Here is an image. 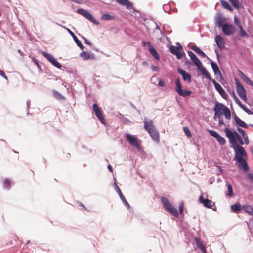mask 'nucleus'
<instances>
[{
    "label": "nucleus",
    "instance_id": "nucleus-45",
    "mask_svg": "<svg viewBox=\"0 0 253 253\" xmlns=\"http://www.w3.org/2000/svg\"><path fill=\"white\" fill-rule=\"evenodd\" d=\"M183 131L185 134V135L188 137H190L191 136L190 131L187 126H184L183 128Z\"/></svg>",
    "mask_w": 253,
    "mask_h": 253
},
{
    "label": "nucleus",
    "instance_id": "nucleus-13",
    "mask_svg": "<svg viewBox=\"0 0 253 253\" xmlns=\"http://www.w3.org/2000/svg\"><path fill=\"white\" fill-rule=\"evenodd\" d=\"M222 28L224 34L228 36L232 34L235 31L234 27L232 25L228 23L224 24Z\"/></svg>",
    "mask_w": 253,
    "mask_h": 253
},
{
    "label": "nucleus",
    "instance_id": "nucleus-64",
    "mask_svg": "<svg viewBox=\"0 0 253 253\" xmlns=\"http://www.w3.org/2000/svg\"><path fill=\"white\" fill-rule=\"evenodd\" d=\"M237 131L240 133H241L244 130L243 129L240 128H239L238 127L237 129Z\"/></svg>",
    "mask_w": 253,
    "mask_h": 253
},
{
    "label": "nucleus",
    "instance_id": "nucleus-14",
    "mask_svg": "<svg viewBox=\"0 0 253 253\" xmlns=\"http://www.w3.org/2000/svg\"><path fill=\"white\" fill-rule=\"evenodd\" d=\"M210 134L212 137H214L218 143L221 145H224L226 143L225 138L221 136L218 133L213 130H209Z\"/></svg>",
    "mask_w": 253,
    "mask_h": 253
},
{
    "label": "nucleus",
    "instance_id": "nucleus-32",
    "mask_svg": "<svg viewBox=\"0 0 253 253\" xmlns=\"http://www.w3.org/2000/svg\"><path fill=\"white\" fill-rule=\"evenodd\" d=\"M242 208L246 213L252 215V213H253V208L250 205H245L242 207Z\"/></svg>",
    "mask_w": 253,
    "mask_h": 253
},
{
    "label": "nucleus",
    "instance_id": "nucleus-55",
    "mask_svg": "<svg viewBox=\"0 0 253 253\" xmlns=\"http://www.w3.org/2000/svg\"><path fill=\"white\" fill-rule=\"evenodd\" d=\"M248 178L253 182V173H249L248 174Z\"/></svg>",
    "mask_w": 253,
    "mask_h": 253
},
{
    "label": "nucleus",
    "instance_id": "nucleus-25",
    "mask_svg": "<svg viewBox=\"0 0 253 253\" xmlns=\"http://www.w3.org/2000/svg\"><path fill=\"white\" fill-rule=\"evenodd\" d=\"M116 1L119 4L126 6L127 9H133L132 3L128 0H116Z\"/></svg>",
    "mask_w": 253,
    "mask_h": 253
},
{
    "label": "nucleus",
    "instance_id": "nucleus-18",
    "mask_svg": "<svg viewBox=\"0 0 253 253\" xmlns=\"http://www.w3.org/2000/svg\"><path fill=\"white\" fill-rule=\"evenodd\" d=\"M177 72L182 76L183 79L184 81H187L189 82H191L192 79L190 74L180 68L177 69Z\"/></svg>",
    "mask_w": 253,
    "mask_h": 253
},
{
    "label": "nucleus",
    "instance_id": "nucleus-44",
    "mask_svg": "<svg viewBox=\"0 0 253 253\" xmlns=\"http://www.w3.org/2000/svg\"><path fill=\"white\" fill-rule=\"evenodd\" d=\"M233 96H234V100L236 102V103L239 105V106L241 108L244 105L243 104H242V103H241V102L239 100V99L236 96L235 94H234V93H233Z\"/></svg>",
    "mask_w": 253,
    "mask_h": 253
},
{
    "label": "nucleus",
    "instance_id": "nucleus-4",
    "mask_svg": "<svg viewBox=\"0 0 253 253\" xmlns=\"http://www.w3.org/2000/svg\"><path fill=\"white\" fill-rule=\"evenodd\" d=\"M161 201L164 205V208L169 213L172 214L177 218L179 217V213L177 209L170 203L167 198L165 197H162L161 198Z\"/></svg>",
    "mask_w": 253,
    "mask_h": 253
},
{
    "label": "nucleus",
    "instance_id": "nucleus-60",
    "mask_svg": "<svg viewBox=\"0 0 253 253\" xmlns=\"http://www.w3.org/2000/svg\"><path fill=\"white\" fill-rule=\"evenodd\" d=\"M79 206H80L81 207H82L84 210H86V208L84 204H83L82 203H79Z\"/></svg>",
    "mask_w": 253,
    "mask_h": 253
},
{
    "label": "nucleus",
    "instance_id": "nucleus-3",
    "mask_svg": "<svg viewBox=\"0 0 253 253\" xmlns=\"http://www.w3.org/2000/svg\"><path fill=\"white\" fill-rule=\"evenodd\" d=\"M228 125L227 127L224 129L226 136L229 139L231 146L239 145L237 141L242 139L241 136L234 129H229Z\"/></svg>",
    "mask_w": 253,
    "mask_h": 253
},
{
    "label": "nucleus",
    "instance_id": "nucleus-54",
    "mask_svg": "<svg viewBox=\"0 0 253 253\" xmlns=\"http://www.w3.org/2000/svg\"><path fill=\"white\" fill-rule=\"evenodd\" d=\"M83 39H84V42H85V43L88 45H91V43L90 42H89L87 39L85 38V37H83Z\"/></svg>",
    "mask_w": 253,
    "mask_h": 253
},
{
    "label": "nucleus",
    "instance_id": "nucleus-58",
    "mask_svg": "<svg viewBox=\"0 0 253 253\" xmlns=\"http://www.w3.org/2000/svg\"><path fill=\"white\" fill-rule=\"evenodd\" d=\"M240 134L243 138L247 135L245 130H243V132L241 133H240Z\"/></svg>",
    "mask_w": 253,
    "mask_h": 253
},
{
    "label": "nucleus",
    "instance_id": "nucleus-37",
    "mask_svg": "<svg viewBox=\"0 0 253 253\" xmlns=\"http://www.w3.org/2000/svg\"><path fill=\"white\" fill-rule=\"evenodd\" d=\"M239 35L241 37H249L248 34L243 29L242 26H239Z\"/></svg>",
    "mask_w": 253,
    "mask_h": 253
},
{
    "label": "nucleus",
    "instance_id": "nucleus-15",
    "mask_svg": "<svg viewBox=\"0 0 253 253\" xmlns=\"http://www.w3.org/2000/svg\"><path fill=\"white\" fill-rule=\"evenodd\" d=\"M180 49H182V47L180 44H178V47L172 45L170 47V51L171 53L176 56L177 59H179L182 56V53L180 50Z\"/></svg>",
    "mask_w": 253,
    "mask_h": 253
},
{
    "label": "nucleus",
    "instance_id": "nucleus-2",
    "mask_svg": "<svg viewBox=\"0 0 253 253\" xmlns=\"http://www.w3.org/2000/svg\"><path fill=\"white\" fill-rule=\"evenodd\" d=\"M144 129L148 132L151 138L156 142L159 141V133L156 128V127L152 120L146 121L145 119Z\"/></svg>",
    "mask_w": 253,
    "mask_h": 253
},
{
    "label": "nucleus",
    "instance_id": "nucleus-1",
    "mask_svg": "<svg viewBox=\"0 0 253 253\" xmlns=\"http://www.w3.org/2000/svg\"><path fill=\"white\" fill-rule=\"evenodd\" d=\"M214 111V119L219 118L220 116L224 114L225 117L227 120L231 118V113L229 109L221 103L217 102L215 103L213 108Z\"/></svg>",
    "mask_w": 253,
    "mask_h": 253
},
{
    "label": "nucleus",
    "instance_id": "nucleus-24",
    "mask_svg": "<svg viewBox=\"0 0 253 253\" xmlns=\"http://www.w3.org/2000/svg\"><path fill=\"white\" fill-rule=\"evenodd\" d=\"M211 64L214 74L216 76H218L220 78H222L221 73L219 70V69L217 64L213 61H211Z\"/></svg>",
    "mask_w": 253,
    "mask_h": 253
},
{
    "label": "nucleus",
    "instance_id": "nucleus-39",
    "mask_svg": "<svg viewBox=\"0 0 253 253\" xmlns=\"http://www.w3.org/2000/svg\"><path fill=\"white\" fill-rule=\"evenodd\" d=\"M175 85H176L175 90H176V92H177L179 90H180V89H182V87H181V83H180L179 79L177 78L175 80Z\"/></svg>",
    "mask_w": 253,
    "mask_h": 253
},
{
    "label": "nucleus",
    "instance_id": "nucleus-59",
    "mask_svg": "<svg viewBox=\"0 0 253 253\" xmlns=\"http://www.w3.org/2000/svg\"><path fill=\"white\" fill-rule=\"evenodd\" d=\"M237 142H238V145H240V146H242V145H243L244 144V142L243 139L238 141Z\"/></svg>",
    "mask_w": 253,
    "mask_h": 253
},
{
    "label": "nucleus",
    "instance_id": "nucleus-40",
    "mask_svg": "<svg viewBox=\"0 0 253 253\" xmlns=\"http://www.w3.org/2000/svg\"><path fill=\"white\" fill-rule=\"evenodd\" d=\"M227 186L228 191V193L227 194V195L229 197H232L233 195L232 185L230 184H227Z\"/></svg>",
    "mask_w": 253,
    "mask_h": 253
},
{
    "label": "nucleus",
    "instance_id": "nucleus-8",
    "mask_svg": "<svg viewBox=\"0 0 253 253\" xmlns=\"http://www.w3.org/2000/svg\"><path fill=\"white\" fill-rule=\"evenodd\" d=\"M42 54L54 66L56 67L58 69L61 68L62 66L61 65V64L56 61V60L53 57V56L52 55L44 51H42Z\"/></svg>",
    "mask_w": 253,
    "mask_h": 253
},
{
    "label": "nucleus",
    "instance_id": "nucleus-53",
    "mask_svg": "<svg viewBox=\"0 0 253 253\" xmlns=\"http://www.w3.org/2000/svg\"><path fill=\"white\" fill-rule=\"evenodd\" d=\"M244 140V142L246 144V145H248L249 144V138H248V136L247 135L246 136L244 137L243 138Z\"/></svg>",
    "mask_w": 253,
    "mask_h": 253
},
{
    "label": "nucleus",
    "instance_id": "nucleus-41",
    "mask_svg": "<svg viewBox=\"0 0 253 253\" xmlns=\"http://www.w3.org/2000/svg\"><path fill=\"white\" fill-rule=\"evenodd\" d=\"M163 9L166 13H169L171 8H170V5L169 4H167L163 5Z\"/></svg>",
    "mask_w": 253,
    "mask_h": 253
},
{
    "label": "nucleus",
    "instance_id": "nucleus-17",
    "mask_svg": "<svg viewBox=\"0 0 253 253\" xmlns=\"http://www.w3.org/2000/svg\"><path fill=\"white\" fill-rule=\"evenodd\" d=\"M199 201L204 205L205 207L208 208H211L213 206L215 205L214 202L208 199H205L202 196H201L199 197Z\"/></svg>",
    "mask_w": 253,
    "mask_h": 253
},
{
    "label": "nucleus",
    "instance_id": "nucleus-49",
    "mask_svg": "<svg viewBox=\"0 0 253 253\" xmlns=\"http://www.w3.org/2000/svg\"><path fill=\"white\" fill-rule=\"evenodd\" d=\"M187 53L191 60H192L193 58L196 57V55L191 51H188Z\"/></svg>",
    "mask_w": 253,
    "mask_h": 253
},
{
    "label": "nucleus",
    "instance_id": "nucleus-19",
    "mask_svg": "<svg viewBox=\"0 0 253 253\" xmlns=\"http://www.w3.org/2000/svg\"><path fill=\"white\" fill-rule=\"evenodd\" d=\"M215 41L218 47L222 49L225 47V41L220 35H217L215 38Z\"/></svg>",
    "mask_w": 253,
    "mask_h": 253
},
{
    "label": "nucleus",
    "instance_id": "nucleus-36",
    "mask_svg": "<svg viewBox=\"0 0 253 253\" xmlns=\"http://www.w3.org/2000/svg\"><path fill=\"white\" fill-rule=\"evenodd\" d=\"M191 60L198 69H200V68H201L202 66V63L197 57H195Z\"/></svg>",
    "mask_w": 253,
    "mask_h": 253
},
{
    "label": "nucleus",
    "instance_id": "nucleus-26",
    "mask_svg": "<svg viewBox=\"0 0 253 253\" xmlns=\"http://www.w3.org/2000/svg\"><path fill=\"white\" fill-rule=\"evenodd\" d=\"M195 241L198 247H199L203 253H206V249L205 246L203 244L200 239L198 238H195Z\"/></svg>",
    "mask_w": 253,
    "mask_h": 253
},
{
    "label": "nucleus",
    "instance_id": "nucleus-35",
    "mask_svg": "<svg viewBox=\"0 0 253 253\" xmlns=\"http://www.w3.org/2000/svg\"><path fill=\"white\" fill-rule=\"evenodd\" d=\"M220 3L223 7L230 11L232 10V8L227 1L221 0Z\"/></svg>",
    "mask_w": 253,
    "mask_h": 253
},
{
    "label": "nucleus",
    "instance_id": "nucleus-10",
    "mask_svg": "<svg viewBox=\"0 0 253 253\" xmlns=\"http://www.w3.org/2000/svg\"><path fill=\"white\" fill-rule=\"evenodd\" d=\"M212 82L214 85V86L215 89L218 91V92L220 94V95L222 96V97L224 99H227L228 97V95L225 91V90L223 89L222 86L218 84L215 80L212 79Z\"/></svg>",
    "mask_w": 253,
    "mask_h": 253
},
{
    "label": "nucleus",
    "instance_id": "nucleus-33",
    "mask_svg": "<svg viewBox=\"0 0 253 253\" xmlns=\"http://www.w3.org/2000/svg\"><path fill=\"white\" fill-rule=\"evenodd\" d=\"M101 18L103 20H115V17L113 15L106 13L102 15Z\"/></svg>",
    "mask_w": 253,
    "mask_h": 253
},
{
    "label": "nucleus",
    "instance_id": "nucleus-52",
    "mask_svg": "<svg viewBox=\"0 0 253 253\" xmlns=\"http://www.w3.org/2000/svg\"><path fill=\"white\" fill-rule=\"evenodd\" d=\"M146 45H148V48L150 47L151 46H152L151 43L149 42H143V45L145 46Z\"/></svg>",
    "mask_w": 253,
    "mask_h": 253
},
{
    "label": "nucleus",
    "instance_id": "nucleus-61",
    "mask_svg": "<svg viewBox=\"0 0 253 253\" xmlns=\"http://www.w3.org/2000/svg\"><path fill=\"white\" fill-rule=\"evenodd\" d=\"M108 169L110 172H113V168L110 165H109L108 166Z\"/></svg>",
    "mask_w": 253,
    "mask_h": 253
},
{
    "label": "nucleus",
    "instance_id": "nucleus-43",
    "mask_svg": "<svg viewBox=\"0 0 253 253\" xmlns=\"http://www.w3.org/2000/svg\"><path fill=\"white\" fill-rule=\"evenodd\" d=\"M231 2V4L235 7L237 8H239V5L238 0H229Z\"/></svg>",
    "mask_w": 253,
    "mask_h": 253
},
{
    "label": "nucleus",
    "instance_id": "nucleus-28",
    "mask_svg": "<svg viewBox=\"0 0 253 253\" xmlns=\"http://www.w3.org/2000/svg\"><path fill=\"white\" fill-rule=\"evenodd\" d=\"M231 209L232 211L234 213L239 212L242 209H243L242 207L241 204L239 203L235 204L232 205L231 206Z\"/></svg>",
    "mask_w": 253,
    "mask_h": 253
},
{
    "label": "nucleus",
    "instance_id": "nucleus-11",
    "mask_svg": "<svg viewBox=\"0 0 253 253\" xmlns=\"http://www.w3.org/2000/svg\"><path fill=\"white\" fill-rule=\"evenodd\" d=\"M125 136L126 140L130 144L135 146L138 149L140 150V146L136 137L128 133H126Z\"/></svg>",
    "mask_w": 253,
    "mask_h": 253
},
{
    "label": "nucleus",
    "instance_id": "nucleus-9",
    "mask_svg": "<svg viewBox=\"0 0 253 253\" xmlns=\"http://www.w3.org/2000/svg\"><path fill=\"white\" fill-rule=\"evenodd\" d=\"M93 110L95 113L96 116L100 120V121L103 124L105 125L106 123L103 117L102 112L100 108L98 107L97 104L94 103L93 104Z\"/></svg>",
    "mask_w": 253,
    "mask_h": 253
},
{
    "label": "nucleus",
    "instance_id": "nucleus-12",
    "mask_svg": "<svg viewBox=\"0 0 253 253\" xmlns=\"http://www.w3.org/2000/svg\"><path fill=\"white\" fill-rule=\"evenodd\" d=\"M114 188L115 189V190L116 191V192H117V193L118 194L119 197H120L121 199L122 200V201H123L124 204L128 208H130V205L129 204V203H128V202L126 201V199L125 196H124V195L123 194V193H122L121 192V189H120V188L119 187V186L117 185V184H116V182H114Z\"/></svg>",
    "mask_w": 253,
    "mask_h": 253
},
{
    "label": "nucleus",
    "instance_id": "nucleus-5",
    "mask_svg": "<svg viewBox=\"0 0 253 253\" xmlns=\"http://www.w3.org/2000/svg\"><path fill=\"white\" fill-rule=\"evenodd\" d=\"M235 84L236 85L237 92L242 100L245 101L247 100V95L245 89L244 88L241 83L238 79H235Z\"/></svg>",
    "mask_w": 253,
    "mask_h": 253
},
{
    "label": "nucleus",
    "instance_id": "nucleus-29",
    "mask_svg": "<svg viewBox=\"0 0 253 253\" xmlns=\"http://www.w3.org/2000/svg\"><path fill=\"white\" fill-rule=\"evenodd\" d=\"M224 19L225 18L223 17L222 14L220 13L216 19V22L219 27H222L224 25L223 22L224 21Z\"/></svg>",
    "mask_w": 253,
    "mask_h": 253
},
{
    "label": "nucleus",
    "instance_id": "nucleus-42",
    "mask_svg": "<svg viewBox=\"0 0 253 253\" xmlns=\"http://www.w3.org/2000/svg\"><path fill=\"white\" fill-rule=\"evenodd\" d=\"M10 181L6 179L3 181V188L5 189H9L10 188Z\"/></svg>",
    "mask_w": 253,
    "mask_h": 253
},
{
    "label": "nucleus",
    "instance_id": "nucleus-30",
    "mask_svg": "<svg viewBox=\"0 0 253 253\" xmlns=\"http://www.w3.org/2000/svg\"><path fill=\"white\" fill-rule=\"evenodd\" d=\"M149 51L150 54L156 59L159 60V55L156 50L153 48L152 46H151L150 48H149Z\"/></svg>",
    "mask_w": 253,
    "mask_h": 253
},
{
    "label": "nucleus",
    "instance_id": "nucleus-51",
    "mask_svg": "<svg viewBox=\"0 0 253 253\" xmlns=\"http://www.w3.org/2000/svg\"><path fill=\"white\" fill-rule=\"evenodd\" d=\"M0 75L3 77L4 79L7 80V77L6 76L4 72L1 70H0Z\"/></svg>",
    "mask_w": 253,
    "mask_h": 253
},
{
    "label": "nucleus",
    "instance_id": "nucleus-20",
    "mask_svg": "<svg viewBox=\"0 0 253 253\" xmlns=\"http://www.w3.org/2000/svg\"><path fill=\"white\" fill-rule=\"evenodd\" d=\"M66 29H67L68 32H69V33L71 35V36L73 38L75 42H76V43L77 44L78 46H79L81 49L83 50L84 47L83 46V45L82 44V43H81V41L78 39L77 36L74 34V33L72 31H71L68 28H66Z\"/></svg>",
    "mask_w": 253,
    "mask_h": 253
},
{
    "label": "nucleus",
    "instance_id": "nucleus-62",
    "mask_svg": "<svg viewBox=\"0 0 253 253\" xmlns=\"http://www.w3.org/2000/svg\"><path fill=\"white\" fill-rule=\"evenodd\" d=\"M218 123H219V125H225V124H224V122H223V120L220 119H219V120H218Z\"/></svg>",
    "mask_w": 253,
    "mask_h": 253
},
{
    "label": "nucleus",
    "instance_id": "nucleus-63",
    "mask_svg": "<svg viewBox=\"0 0 253 253\" xmlns=\"http://www.w3.org/2000/svg\"><path fill=\"white\" fill-rule=\"evenodd\" d=\"M30 103H31V101H30V100H27L26 104H27V107L28 109L29 108V106H30Z\"/></svg>",
    "mask_w": 253,
    "mask_h": 253
},
{
    "label": "nucleus",
    "instance_id": "nucleus-23",
    "mask_svg": "<svg viewBox=\"0 0 253 253\" xmlns=\"http://www.w3.org/2000/svg\"><path fill=\"white\" fill-rule=\"evenodd\" d=\"M233 118L237 125L239 126L244 128H247L248 127L247 124L244 121L241 120L236 114L234 115Z\"/></svg>",
    "mask_w": 253,
    "mask_h": 253
},
{
    "label": "nucleus",
    "instance_id": "nucleus-50",
    "mask_svg": "<svg viewBox=\"0 0 253 253\" xmlns=\"http://www.w3.org/2000/svg\"><path fill=\"white\" fill-rule=\"evenodd\" d=\"M165 84V83L163 80L161 79L159 80V83H158V85L160 86L163 87V86H164Z\"/></svg>",
    "mask_w": 253,
    "mask_h": 253
},
{
    "label": "nucleus",
    "instance_id": "nucleus-57",
    "mask_svg": "<svg viewBox=\"0 0 253 253\" xmlns=\"http://www.w3.org/2000/svg\"><path fill=\"white\" fill-rule=\"evenodd\" d=\"M71 1L75 2V3H78V4H81V3H82V0H71Z\"/></svg>",
    "mask_w": 253,
    "mask_h": 253
},
{
    "label": "nucleus",
    "instance_id": "nucleus-21",
    "mask_svg": "<svg viewBox=\"0 0 253 253\" xmlns=\"http://www.w3.org/2000/svg\"><path fill=\"white\" fill-rule=\"evenodd\" d=\"M240 78L248 85L253 87V81L250 80L243 72L239 71Z\"/></svg>",
    "mask_w": 253,
    "mask_h": 253
},
{
    "label": "nucleus",
    "instance_id": "nucleus-27",
    "mask_svg": "<svg viewBox=\"0 0 253 253\" xmlns=\"http://www.w3.org/2000/svg\"><path fill=\"white\" fill-rule=\"evenodd\" d=\"M192 50L196 52L197 54L201 56L202 57L205 58L207 55L205 53L203 52L196 45H193L191 47Z\"/></svg>",
    "mask_w": 253,
    "mask_h": 253
},
{
    "label": "nucleus",
    "instance_id": "nucleus-38",
    "mask_svg": "<svg viewBox=\"0 0 253 253\" xmlns=\"http://www.w3.org/2000/svg\"><path fill=\"white\" fill-rule=\"evenodd\" d=\"M53 95L56 99L59 100H63L65 98L64 97L62 94H61L59 92H58L57 91H53Z\"/></svg>",
    "mask_w": 253,
    "mask_h": 253
},
{
    "label": "nucleus",
    "instance_id": "nucleus-16",
    "mask_svg": "<svg viewBox=\"0 0 253 253\" xmlns=\"http://www.w3.org/2000/svg\"><path fill=\"white\" fill-rule=\"evenodd\" d=\"M238 163V167L243 171H247L249 169L248 165L244 158H239V160H236Z\"/></svg>",
    "mask_w": 253,
    "mask_h": 253
},
{
    "label": "nucleus",
    "instance_id": "nucleus-48",
    "mask_svg": "<svg viewBox=\"0 0 253 253\" xmlns=\"http://www.w3.org/2000/svg\"><path fill=\"white\" fill-rule=\"evenodd\" d=\"M234 23L238 27V28L239 27V26H242L240 21L236 17H234Z\"/></svg>",
    "mask_w": 253,
    "mask_h": 253
},
{
    "label": "nucleus",
    "instance_id": "nucleus-6",
    "mask_svg": "<svg viewBox=\"0 0 253 253\" xmlns=\"http://www.w3.org/2000/svg\"><path fill=\"white\" fill-rule=\"evenodd\" d=\"M235 152V159L236 160H239V158L246 157L247 153L243 147L240 145L231 146Z\"/></svg>",
    "mask_w": 253,
    "mask_h": 253
},
{
    "label": "nucleus",
    "instance_id": "nucleus-22",
    "mask_svg": "<svg viewBox=\"0 0 253 253\" xmlns=\"http://www.w3.org/2000/svg\"><path fill=\"white\" fill-rule=\"evenodd\" d=\"M80 57H82L84 60L94 59L95 58L94 54L90 53L86 51L82 52L80 53Z\"/></svg>",
    "mask_w": 253,
    "mask_h": 253
},
{
    "label": "nucleus",
    "instance_id": "nucleus-7",
    "mask_svg": "<svg viewBox=\"0 0 253 253\" xmlns=\"http://www.w3.org/2000/svg\"><path fill=\"white\" fill-rule=\"evenodd\" d=\"M78 13L83 15L84 17H85L87 19L96 25H98L99 24V21L94 18L91 14L88 12L87 11L84 9L79 8L77 10Z\"/></svg>",
    "mask_w": 253,
    "mask_h": 253
},
{
    "label": "nucleus",
    "instance_id": "nucleus-56",
    "mask_svg": "<svg viewBox=\"0 0 253 253\" xmlns=\"http://www.w3.org/2000/svg\"><path fill=\"white\" fill-rule=\"evenodd\" d=\"M152 69L154 71H158V70H159V68H158V67L157 66H156L155 65H152Z\"/></svg>",
    "mask_w": 253,
    "mask_h": 253
},
{
    "label": "nucleus",
    "instance_id": "nucleus-34",
    "mask_svg": "<svg viewBox=\"0 0 253 253\" xmlns=\"http://www.w3.org/2000/svg\"><path fill=\"white\" fill-rule=\"evenodd\" d=\"M203 75L205 76L207 79L210 80L211 76L208 71L203 67H201L199 69Z\"/></svg>",
    "mask_w": 253,
    "mask_h": 253
},
{
    "label": "nucleus",
    "instance_id": "nucleus-46",
    "mask_svg": "<svg viewBox=\"0 0 253 253\" xmlns=\"http://www.w3.org/2000/svg\"><path fill=\"white\" fill-rule=\"evenodd\" d=\"M241 109H243L245 112H246L249 115L253 114V112L251 110H249L248 108H247L244 105L243 106V107L241 108Z\"/></svg>",
    "mask_w": 253,
    "mask_h": 253
},
{
    "label": "nucleus",
    "instance_id": "nucleus-31",
    "mask_svg": "<svg viewBox=\"0 0 253 253\" xmlns=\"http://www.w3.org/2000/svg\"><path fill=\"white\" fill-rule=\"evenodd\" d=\"M177 93L180 96L185 97L187 96L190 95L192 93V92L189 90H182V89H180V90L177 91Z\"/></svg>",
    "mask_w": 253,
    "mask_h": 253
},
{
    "label": "nucleus",
    "instance_id": "nucleus-47",
    "mask_svg": "<svg viewBox=\"0 0 253 253\" xmlns=\"http://www.w3.org/2000/svg\"><path fill=\"white\" fill-rule=\"evenodd\" d=\"M184 204L182 202H181L179 205V210L180 214H182L183 212Z\"/></svg>",
    "mask_w": 253,
    "mask_h": 253
}]
</instances>
